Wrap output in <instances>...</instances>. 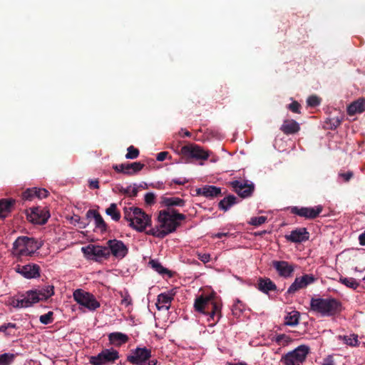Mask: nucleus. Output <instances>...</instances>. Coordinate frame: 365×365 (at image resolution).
Listing matches in <instances>:
<instances>
[{
  "mask_svg": "<svg viewBox=\"0 0 365 365\" xmlns=\"http://www.w3.org/2000/svg\"><path fill=\"white\" fill-rule=\"evenodd\" d=\"M186 216L179 213L176 210L168 208L161 210L158 217V225L163 230L165 237L170 233L174 232L180 226V221L185 220Z\"/></svg>",
  "mask_w": 365,
  "mask_h": 365,
  "instance_id": "f257e3e1",
  "label": "nucleus"
},
{
  "mask_svg": "<svg viewBox=\"0 0 365 365\" xmlns=\"http://www.w3.org/2000/svg\"><path fill=\"white\" fill-rule=\"evenodd\" d=\"M194 307L198 312L208 316L207 321H212L211 325H215L221 317V306L214 301L212 296L197 297L194 303Z\"/></svg>",
  "mask_w": 365,
  "mask_h": 365,
  "instance_id": "f03ea898",
  "label": "nucleus"
},
{
  "mask_svg": "<svg viewBox=\"0 0 365 365\" xmlns=\"http://www.w3.org/2000/svg\"><path fill=\"white\" fill-rule=\"evenodd\" d=\"M341 302L331 297L312 298L310 300L311 311L319 314L322 317H331L341 311Z\"/></svg>",
  "mask_w": 365,
  "mask_h": 365,
  "instance_id": "7ed1b4c3",
  "label": "nucleus"
},
{
  "mask_svg": "<svg viewBox=\"0 0 365 365\" xmlns=\"http://www.w3.org/2000/svg\"><path fill=\"white\" fill-rule=\"evenodd\" d=\"M123 215L124 219L129 222L130 227L138 232H143L151 225L150 216L139 207H125Z\"/></svg>",
  "mask_w": 365,
  "mask_h": 365,
  "instance_id": "20e7f679",
  "label": "nucleus"
},
{
  "mask_svg": "<svg viewBox=\"0 0 365 365\" xmlns=\"http://www.w3.org/2000/svg\"><path fill=\"white\" fill-rule=\"evenodd\" d=\"M42 246V244L34 237H19L13 243V252L19 256H31Z\"/></svg>",
  "mask_w": 365,
  "mask_h": 365,
  "instance_id": "39448f33",
  "label": "nucleus"
},
{
  "mask_svg": "<svg viewBox=\"0 0 365 365\" xmlns=\"http://www.w3.org/2000/svg\"><path fill=\"white\" fill-rule=\"evenodd\" d=\"M74 300L81 306L86 308L91 312L96 311L100 307L101 304L96 299V297L88 292L82 289H76L73 292Z\"/></svg>",
  "mask_w": 365,
  "mask_h": 365,
  "instance_id": "423d86ee",
  "label": "nucleus"
},
{
  "mask_svg": "<svg viewBox=\"0 0 365 365\" xmlns=\"http://www.w3.org/2000/svg\"><path fill=\"white\" fill-rule=\"evenodd\" d=\"M39 301L41 300L38 294V292L36 289L29 290L20 297L11 299L10 305L18 309L28 308Z\"/></svg>",
  "mask_w": 365,
  "mask_h": 365,
  "instance_id": "0eeeda50",
  "label": "nucleus"
},
{
  "mask_svg": "<svg viewBox=\"0 0 365 365\" xmlns=\"http://www.w3.org/2000/svg\"><path fill=\"white\" fill-rule=\"evenodd\" d=\"M81 251L88 259L96 262H100L109 257L107 246L89 245L86 247H83Z\"/></svg>",
  "mask_w": 365,
  "mask_h": 365,
  "instance_id": "6e6552de",
  "label": "nucleus"
},
{
  "mask_svg": "<svg viewBox=\"0 0 365 365\" xmlns=\"http://www.w3.org/2000/svg\"><path fill=\"white\" fill-rule=\"evenodd\" d=\"M119 358L118 351L113 349L103 350L96 356L90 358V363L92 365H103L109 362H113Z\"/></svg>",
  "mask_w": 365,
  "mask_h": 365,
  "instance_id": "1a4fd4ad",
  "label": "nucleus"
},
{
  "mask_svg": "<svg viewBox=\"0 0 365 365\" xmlns=\"http://www.w3.org/2000/svg\"><path fill=\"white\" fill-rule=\"evenodd\" d=\"M26 217L34 224L44 225L50 217V214L46 208L35 207L26 210Z\"/></svg>",
  "mask_w": 365,
  "mask_h": 365,
  "instance_id": "9d476101",
  "label": "nucleus"
},
{
  "mask_svg": "<svg viewBox=\"0 0 365 365\" xmlns=\"http://www.w3.org/2000/svg\"><path fill=\"white\" fill-rule=\"evenodd\" d=\"M106 245L108 251V257L113 255L117 259H123L128 252L127 246L121 240L116 239L109 240Z\"/></svg>",
  "mask_w": 365,
  "mask_h": 365,
  "instance_id": "9b49d317",
  "label": "nucleus"
},
{
  "mask_svg": "<svg viewBox=\"0 0 365 365\" xmlns=\"http://www.w3.org/2000/svg\"><path fill=\"white\" fill-rule=\"evenodd\" d=\"M181 153L185 156L196 160H207L210 156L208 151L205 150L200 146L195 144L182 146Z\"/></svg>",
  "mask_w": 365,
  "mask_h": 365,
  "instance_id": "f8f14e48",
  "label": "nucleus"
},
{
  "mask_svg": "<svg viewBox=\"0 0 365 365\" xmlns=\"http://www.w3.org/2000/svg\"><path fill=\"white\" fill-rule=\"evenodd\" d=\"M323 207L322 205H317L314 207H297L294 206L290 208L292 214L297 215L299 217L306 219H314L317 217L322 212Z\"/></svg>",
  "mask_w": 365,
  "mask_h": 365,
  "instance_id": "ddd939ff",
  "label": "nucleus"
},
{
  "mask_svg": "<svg viewBox=\"0 0 365 365\" xmlns=\"http://www.w3.org/2000/svg\"><path fill=\"white\" fill-rule=\"evenodd\" d=\"M14 270L28 279H37L41 276L40 267L34 263H29L25 265L18 264L15 267Z\"/></svg>",
  "mask_w": 365,
  "mask_h": 365,
  "instance_id": "4468645a",
  "label": "nucleus"
},
{
  "mask_svg": "<svg viewBox=\"0 0 365 365\" xmlns=\"http://www.w3.org/2000/svg\"><path fill=\"white\" fill-rule=\"evenodd\" d=\"M151 351L145 347L136 348L131 350V353L127 357L128 361L134 365H140L150 360Z\"/></svg>",
  "mask_w": 365,
  "mask_h": 365,
  "instance_id": "2eb2a0df",
  "label": "nucleus"
},
{
  "mask_svg": "<svg viewBox=\"0 0 365 365\" xmlns=\"http://www.w3.org/2000/svg\"><path fill=\"white\" fill-rule=\"evenodd\" d=\"M316 281V278L313 274H304L302 277H296L294 281L289 287L287 293L292 294L299 289H304L307 286L313 284Z\"/></svg>",
  "mask_w": 365,
  "mask_h": 365,
  "instance_id": "dca6fc26",
  "label": "nucleus"
},
{
  "mask_svg": "<svg viewBox=\"0 0 365 365\" xmlns=\"http://www.w3.org/2000/svg\"><path fill=\"white\" fill-rule=\"evenodd\" d=\"M309 352V346L300 345L292 351H289L283 357L285 359H290L296 363L301 364L307 358Z\"/></svg>",
  "mask_w": 365,
  "mask_h": 365,
  "instance_id": "f3484780",
  "label": "nucleus"
},
{
  "mask_svg": "<svg viewBox=\"0 0 365 365\" xmlns=\"http://www.w3.org/2000/svg\"><path fill=\"white\" fill-rule=\"evenodd\" d=\"M235 192L242 197H247L251 195L254 190V185L247 183L244 180H235L230 182Z\"/></svg>",
  "mask_w": 365,
  "mask_h": 365,
  "instance_id": "a211bd4d",
  "label": "nucleus"
},
{
  "mask_svg": "<svg viewBox=\"0 0 365 365\" xmlns=\"http://www.w3.org/2000/svg\"><path fill=\"white\" fill-rule=\"evenodd\" d=\"M272 266L278 274L284 278L290 277L294 271V267L287 261H273Z\"/></svg>",
  "mask_w": 365,
  "mask_h": 365,
  "instance_id": "6ab92c4d",
  "label": "nucleus"
},
{
  "mask_svg": "<svg viewBox=\"0 0 365 365\" xmlns=\"http://www.w3.org/2000/svg\"><path fill=\"white\" fill-rule=\"evenodd\" d=\"M174 294L172 292H163L158 296L156 307L158 310H168L173 299Z\"/></svg>",
  "mask_w": 365,
  "mask_h": 365,
  "instance_id": "aec40b11",
  "label": "nucleus"
},
{
  "mask_svg": "<svg viewBox=\"0 0 365 365\" xmlns=\"http://www.w3.org/2000/svg\"><path fill=\"white\" fill-rule=\"evenodd\" d=\"M309 237V234L306 228H299L292 230L289 235L286 236L287 240L292 242H302L307 240Z\"/></svg>",
  "mask_w": 365,
  "mask_h": 365,
  "instance_id": "412c9836",
  "label": "nucleus"
},
{
  "mask_svg": "<svg viewBox=\"0 0 365 365\" xmlns=\"http://www.w3.org/2000/svg\"><path fill=\"white\" fill-rule=\"evenodd\" d=\"M197 194L205 197L213 198L221 195V188L214 185H205L196 190Z\"/></svg>",
  "mask_w": 365,
  "mask_h": 365,
  "instance_id": "4be33fe9",
  "label": "nucleus"
},
{
  "mask_svg": "<svg viewBox=\"0 0 365 365\" xmlns=\"http://www.w3.org/2000/svg\"><path fill=\"white\" fill-rule=\"evenodd\" d=\"M365 110V100L359 98L351 103L347 108V113L349 115L361 113Z\"/></svg>",
  "mask_w": 365,
  "mask_h": 365,
  "instance_id": "5701e85b",
  "label": "nucleus"
},
{
  "mask_svg": "<svg viewBox=\"0 0 365 365\" xmlns=\"http://www.w3.org/2000/svg\"><path fill=\"white\" fill-rule=\"evenodd\" d=\"M128 336L121 332H112L108 334V339L111 344L119 346L128 341Z\"/></svg>",
  "mask_w": 365,
  "mask_h": 365,
  "instance_id": "b1692460",
  "label": "nucleus"
},
{
  "mask_svg": "<svg viewBox=\"0 0 365 365\" xmlns=\"http://www.w3.org/2000/svg\"><path fill=\"white\" fill-rule=\"evenodd\" d=\"M258 289L265 294L277 289L276 284L269 278H260L258 282Z\"/></svg>",
  "mask_w": 365,
  "mask_h": 365,
  "instance_id": "393cba45",
  "label": "nucleus"
},
{
  "mask_svg": "<svg viewBox=\"0 0 365 365\" xmlns=\"http://www.w3.org/2000/svg\"><path fill=\"white\" fill-rule=\"evenodd\" d=\"M139 186L137 184H133L124 187L120 185H117L114 188V192H119L122 194L126 195L129 197H135L138 192Z\"/></svg>",
  "mask_w": 365,
  "mask_h": 365,
  "instance_id": "a878e982",
  "label": "nucleus"
},
{
  "mask_svg": "<svg viewBox=\"0 0 365 365\" xmlns=\"http://www.w3.org/2000/svg\"><path fill=\"white\" fill-rule=\"evenodd\" d=\"M281 130L287 135L293 134L299 130V125L294 120H284L281 126Z\"/></svg>",
  "mask_w": 365,
  "mask_h": 365,
  "instance_id": "bb28decb",
  "label": "nucleus"
},
{
  "mask_svg": "<svg viewBox=\"0 0 365 365\" xmlns=\"http://www.w3.org/2000/svg\"><path fill=\"white\" fill-rule=\"evenodd\" d=\"M86 217L88 218H93L95 221L96 227L101 229V230H105L106 228V223L101 217V215L94 210H89L86 212Z\"/></svg>",
  "mask_w": 365,
  "mask_h": 365,
  "instance_id": "cd10ccee",
  "label": "nucleus"
},
{
  "mask_svg": "<svg viewBox=\"0 0 365 365\" xmlns=\"http://www.w3.org/2000/svg\"><path fill=\"white\" fill-rule=\"evenodd\" d=\"M300 313L298 311H292L284 317V324L289 327H295L299 324Z\"/></svg>",
  "mask_w": 365,
  "mask_h": 365,
  "instance_id": "c85d7f7f",
  "label": "nucleus"
},
{
  "mask_svg": "<svg viewBox=\"0 0 365 365\" xmlns=\"http://www.w3.org/2000/svg\"><path fill=\"white\" fill-rule=\"evenodd\" d=\"M163 204L168 207H183L185 205V201L178 197H163L162 199Z\"/></svg>",
  "mask_w": 365,
  "mask_h": 365,
  "instance_id": "c756f323",
  "label": "nucleus"
},
{
  "mask_svg": "<svg viewBox=\"0 0 365 365\" xmlns=\"http://www.w3.org/2000/svg\"><path fill=\"white\" fill-rule=\"evenodd\" d=\"M237 203V198L234 195H228L220 201L218 207L220 210L226 212Z\"/></svg>",
  "mask_w": 365,
  "mask_h": 365,
  "instance_id": "7c9ffc66",
  "label": "nucleus"
},
{
  "mask_svg": "<svg viewBox=\"0 0 365 365\" xmlns=\"http://www.w3.org/2000/svg\"><path fill=\"white\" fill-rule=\"evenodd\" d=\"M41 301L46 300L54 294L53 285H46L41 289H36Z\"/></svg>",
  "mask_w": 365,
  "mask_h": 365,
  "instance_id": "2f4dec72",
  "label": "nucleus"
},
{
  "mask_svg": "<svg viewBox=\"0 0 365 365\" xmlns=\"http://www.w3.org/2000/svg\"><path fill=\"white\" fill-rule=\"evenodd\" d=\"M144 167V165L140 162H134L131 163H126V175H133L138 171L141 170Z\"/></svg>",
  "mask_w": 365,
  "mask_h": 365,
  "instance_id": "473e14b6",
  "label": "nucleus"
},
{
  "mask_svg": "<svg viewBox=\"0 0 365 365\" xmlns=\"http://www.w3.org/2000/svg\"><path fill=\"white\" fill-rule=\"evenodd\" d=\"M14 200L3 199L0 200V217H5V212H9L14 203Z\"/></svg>",
  "mask_w": 365,
  "mask_h": 365,
  "instance_id": "72a5a7b5",
  "label": "nucleus"
},
{
  "mask_svg": "<svg viewBox=\"0 0 365 365\" xmlns=\"http://www.w3.org/2000/svg\"><path fill=\"white\" fill-rule=\"evenodd\" d=\"M272 341H275L279 346H285L292 341V339L287 334H280L274 336Z\"/></svg>",
  "mask_w": 365,
  "mask_h": 365,
  "instance_id": "f704fd0d",
  "label": "nucleus"
},
{
  "mask_svg": "<svg viewBox=\"0 0 365 365\" xmlns=\"http://www.w3.org/2000/svg\"><path fill=\"white\" fill-rule=\"evenodd\" d=\"M106 213L110 216L114 221H118L120 219V214L117 210L115 203H111L110 206L106 210Z\"/></svg>",
  "mask_w": 365,
  "mask_h": 365,
  "instance_id": "c9c22d12",
  "label": "nucleus"
},
{
  "mask_svg": "<svg viewBox=\"0 0 365 365\" xmlns=\"http://www.w3.org/2000/svg\"><path fill=\"white\" fill-rule=\"evenodd\" d=\"M339 282L345 285L346 287L349 288H351L353 289H356L358 286L359 283L356 282V280L354 278L352 277H340Z\"/></svg>",
  "mask_w": 365,
  "mask_h": 365,
  "instance_id": "e433bc0d",
  "label": "nucleus"
},
{
  "mask_svg": "<svg viewBox=\"0 0 365 365\" xmlns=\"http://www.w3.org/2000/svg\"><path fill=\"white\" fill-rule=\"evenodd\" d=\"M342 120L343 117L341 115H337L328 118L326 123L329 129H335L341 124Z\"/></svg>",
  "mask_w": 365,
  "mask_h": 365,
  "instance_id": "4c0bfd02",
  "label": "nucleus"
},
{
  "mask_svg": "<svg viewBox=\"0 0 365 365\" xmlns=\"http://www.w3.org/2000/svg\"><path fill=\"white\" fill-rule=\"evenodd\" d=\"M149 264L155 272L160 274L168 273V270L163 267V266L157 260L152 259L150 261Z\"/></svg>",
  "mask_w": 365,
  "mask_h": 365,
  "instance_id": "58836bf2",
  "label": "nucleus"
},
{
  "mask_svg": "<svg viewBox=\"0 0 365 365\" xmlns=\"http://www.w3.org/2000/svg\"><path fill=\"white\" fill-rule=\"evenodd\" d=\"M15 358V355L11 353H4L0 355V365H10Z\"/></svg>",
  "mask_w": 365,
  "mask_h": 365,
  "instance_id": "ea45409f",
  "label": "nucleus"
},
{
  "mask_svg": "<svg viewBox=\"0 0 365 365\" xmlns=\"http://www.w3.org/2000/svg\"><path fill=\"white\" fill-rule=\"evenodd\" d=\"M36 187L28 188L22 193V198L25 200H32L36 197Z\"/></svg>",
  "mask_w": 365,
  "mask_h": 365,
  "instance_id": "a19ab883",
  "label": "nucleus"
},
{
  "mask_svg": "<svg viewBox=\"0 0 365 365\" xmlns=\"http://www.w3.org/2000/svg\"><path fill=\"white\" fill-rule=\"evenodd\" d=\"M148 235L158 237V238H163L165 237V235L163 234V230L160 227L159 225L157 226L150 228L149 230L146 232Z\"/></svg>",
  "mask_w": 365,
  "mask_h": 365,
  "instance_id": "79ce46f5",
  "label": "nucleus"
},
{
  "mask_svg": "<svg viewBox=\"0 0 365 365\" xmlns=\"http://www.w3.org/2000/svg\"><path fill=\"white\" fill-rule=\"evenodd\" d=\"M243 304L240 300L237 299L232 306V312L233 315L236 317H240V314L243 312Z\"/></svg>",
  "mask_w": 365,
  "mask_h": 365,
  "instance_id": "37998d69",
  "label": "nucleus"
},
{
  "mask_svg": "<svg viewBox=\"0 0 365 365\" xmlns=\"http://www.w3.org/2000/svg\"><path fill=\"white\" fill-rule=\"evenodd\" d=\"M267 220L265 216L252 217L249 221V224L257 227L264 224Z\"/></svg>",
  "mask_w": 365,
  "mask_h": 365,
  "instance_id": "c03bdc74",
  "label": "nucleus"
},
{
  "mask_svg": "<svg viewBox=\"0 0 365 365\" xmlns=\"http://www.w3.org/2000/svg\"><path fill=\"white\" fill-rule=\"evenodd\" d=\"M344 341L345 344L349 346H356L358 344V336L356 334H351L349 336H344Z\"/></svg>",
  "mask_w": 365,
  "mask_h": 365,
  "instance_id": "a18cd8bd",
  "label": "nucleus"
},
{
  "mask_svg": "<svg viewBox=\"0 0 365 365\" xmlns=\"http://www.w3.org/2000/svg\"><path fill=\"white\" fill-rule=\"evenodd\" d=\"M39 321L43 324H48L53 322V312H48L45 314L41 315L39 317Z\"/></svg>",
  "mask_w": 365,
  "mask_h": 365,
  "instance_id": "49530a36",
  "label": "nucleus"
},
{
  "mask_svg": "<svg viewBox=\"0 0 365 365\" xmlns=\"http://www.w3.org/2000/svg\"><path fill=\"white\" fill-rule=\"evenodd\" d=\"M139 155L138 149L135 148L133 145L128 148V153L125 155L127 159H135Z\"/></svg>",
  "mask_w": 365,
  "mask_h": 365,
  "instance_id": "de8ad7c7",
  "label": "nucleus"
},
{
  "mask_svg": "<svg viewBox=\"0 0 365 365\" xmlns=\"http://www.w3.org/2000/svg\"><path fill=\"white\" fill-rule=\"evenodd\" d=\"M307 105L310 107H316L321 103V99L317 96H311L307 100Z\"/></svg>",
  "mask_w": 365,
  "mask_h": 365,
  "instance_id": "09e8293b",
  "label": "nucleus"
},
{
  "mask_svg": "<svg viewBox=\"0 0 365 365\" xmlns=\"http://www.w3.org/2000/svg\"><path fill=\"white\" fill-rule=\"evenodd\" d=\"M300 104L297 101H292V103L287 106V108L293 113H300Z\"/></svg>",
  "mask_w": 365,
  "mask_h": 365,
  "instance_id": "8fccbe9b",
  "label": "nucleus"
},
{
  "mask_svg": "<svg viewBox=\"0 0 365 365\" xmlns=\"http://www.w3.org/2000/svg\"><path fill=\"white\" fill-rule=\"evenodd\" d=\"M0 332H2L6 336H15V332L11 331V330H8L6 323L3 324L0 326Z\"/></svg>",
  "mask_w": 365,
  "mask_h": 365,
  "instance_id": "3c124183",
  "label": "nucleus"
},
{
  "mask_svg": "<svg viewBox=\"0 0 365 365\" xmlns=\"http://www.w3.org/2000/svg\"><path fill=\"white\" fill-rule=\"evenodd\" d=\"M48 192L43 188H37L36 187V196L38 199H43L48 196Z\"/></svg>",
  "mask_w": 365,
  "mask_h": 365,
  "instance_id": "603ef678",
  "label": "nucleus"
},
{
  "mask_svg": "<svg viewBox=\"0 0 365 365\" xmlns=\"http://www.w3.org/2000/svg\"><path fill=\"white\" fill-rule=\"evenodd\" d=\"M155 195L153 192H148L145 195V202L148 205H152L154 203Z\"/></svg>",
  "mask_w": 365,
  "mask_h": 365,
  "instance_id": "864d4df0",
  "label": "nucleus"
},
{
  "mask_svg": "<svg viewBox=\"0 0 365 365\" xmlns=\"http://www.w3.org/2000/svg\"><path fill=\"white\" fill-rule=\"evenodd\" d=\"M113 168L118 173H123L125 174L126 171V163H122L119 165H113Z\"/></svg>",
  "mask_w": 365,
  "mask_h": 365,
  "instance_id": "5fc2aeb1",
  "label": "nucleus"
},
{
  "mask_svg": "<svg viewBox=\"0 0 365 365\" xmlns=\"http://www.w3.org/2000/svg\"><path fill=\"white\" fill-rule=\"evenodd\" d=\"M198 259L203 263H207L210 259V255L207 253H199L197 255Z\"/></svg>",
  "mask_w": 365,
  "mask_h": 365,
  "instance_id": "6e6d98bb",
  "label": "nucleus"
},
{
  "mask_svg": "<svg viewBox=\"0 0 365 365\" xmlns=\"http://www.w3.org/2000/svg\"><path fill=\"white\" fill-rule=\"evenodd\" d=\"M121 304L125 307H128L132 304V299L128 294H125L121 300Z\"/></svg>",
  "mask_w": 365,
  "mask_h": 365,
  "instance_id": "4d7b16f0",
  "label": "nucleus"
},
{
  "mask_svg": "<svg viewBox=\"0 0 365 365\" xmlns=\"http://www.w3.org/2000/svg\"><path fill=\"white\" fill-rule=\"evenodd\" d=\"M168 155V152L163 151L157 154L156 160L158 161L162 162L166 159Z\"/></svg>",
  "mask_w": 365,
  "mask_h": 365,
  "instance_id": "13d9d810",
  "label": "nucleus"
},
{
  "mask_svg": "<svg viewBox=\"0 0 365 365\" xmlns=\"http://www.w3.org/2000/svg\"><path fill=\"white\" fill-rule=\"evenodd\" d=\"M172 182L177 185H185L188 180L185 178H179L173 179Z\"/></svg>",
  "mask_w": 365,
  "mask_h": 365,
  "instance_id": "bf43d9fd",
  "label": "nucleus"
},
{
  "mask_svg": "<svg viewBox=\"0 0 365 365\" xmlns=\"http://www.w3.org/2000/svg\"><path fill=\"white\" fill-rule=\"evenodd\" d=\"M339 176L343 178L344 181L347 182L351 178V177L353 176V173L351 172H347L345 173L339 174Z\"/></svg>",
  "mask_w": 365,
  "mask_h": 365,
  "instance_id": "052dcab7",
  "label": "nucleus"
},
{
  "mask_svg": "<svg viewBox=\"0 0 365 365\" xmlns=\"http://www.w3.org/2000/svg\"><path fill=\"white\" fill-rule=\"evenodd\" d=\"M89 187L91 189H98L99 187V183L97 180H89Z\"/></svg>",
  "mask_w": 365,
  "mask_h": 365,
  "instance_id": "680f3d73",
  "label": "nucleus"
},
{
  "mask_svg": "<svg viewBox=\"0 0 365 365\" xmlns=\"http://www.w3.org/2000/svg\"><path fill=\"white\" fill-rule=\"evenodd\" d=\"M334 360L331 356H327L323 360L322 365H334Z\"/></svg>",
  "mask_w": 365,
  "mask_h": 365,
  "instance_id": "e2e57ef3",
  "label": "nucleus"
},
{
  "mask_svg": "<svg viewBox=\"0 0 365 365\" xmlns=\"http://www.w3.org/2000/svg\"><path fill=\"white\" fill-rule=\"evenodd\" d=\"M231 234L229 232H217L212 235V237L213 238H222V237H229Z\"/></svg>",
  "mask_w": 365,
  "mask_h": 365,
  "instance_id": "0e129e2a",
  "label": "nucleus"
},
{
  "mask_svg": "<svg viewBox=\"0 0 365 365\" xmlns=\"http://www.w3.org/2000/svg\"><path fill=\"white\" fill-rule=\"evenodd\" d=\"M8 330H11V331H14V329H19V327L15 323H6Z\"/></svg>",
  "mask_w": 365,
  "mask_h": 365,
  "instance_id": "69168bd1",
  "label": "nucleus"
},
{
  "mask_svg": "<svg viewBox=\"0 0 365 365\" xmlns=\"http://www.w3.org/2000/svg\"><path fill=\"white\" fill-rule=\"evenodd\" d=\"M282 361H283L284 365H300L299 364L296 363L293 361H291L290 359H285L282 358Z\"/></svg>",
  "mask_w": 365,
  "mask_h": 365,
  "instance_id": "338daca9",
  "label": "nucleus"
},
{
  "mask_svg": "<svg viewBox=\"0 0 365 365\" xmlns=\"http://www.w3.org/2000/svg\"><path fill=\"white\" fill-rule=\"evenodd\" d=\"M359 241L361 245H365V232L359 235Z\"/></svg>",
  "mask_w": 365,
  "mask_h": 365,
  "instance_id": "774afa93",
  "label": "nucleus"
}]
</instances>
